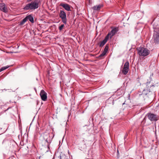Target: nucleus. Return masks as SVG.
<instances>
[{
	"instance_id": "1",
	"label": "nucleus",
	"mask_w": 159,
	"mask_h": 159,
	"mask_svg": "<svg viewBox=\"0 0 159 159\" xmlns=\"http://www.w3.org/2000/svg\"><path fill=\"white\" fill-rule=\"evenodd\" d=\"M39 7V3L36 1L27 4L23 8L25 10H34Z\"/></svg>"
},
{
	"instance_id": "2",
	"label": "nucleus",
	"mask_w": 159,
	"mask_h": 159,
	"mask_svg": "<svg viewBox=\"0 0 159 159\" xmlns=\"http://www.w3.org/2000/svg\"><path fill=\"white\" fill-rule=\"evenodd\" d=\"M42 136L45 141L48 143V147L49 148V144H50L51 143L52 139L53 136L52 137V136H51L48 131H46L44 132L42 134Z\"/></svg>"
},
{
	"instance_id": "3",
	"label": "nucleus",
	"mask_w": 159,
	"mask_h": 159,
	"mask_svg": "<svg viewBox=\"0 0 159 159\" xmlns=\"http://www.w3.org/2000/svg\"><path fill=\"white\" fill-rule=\"evenodd\" d=\"M137 50L138 51L139 55L140 56H146L150 53V51L148 50L143 47L138 48Z\"/></svg>"
},
{
	"instance_id": "4",
	"label": "nucleus",
	"mask_w": 159,
	"mask_h": 159,
	"mask_svg": "<svg viewBox=\"0 0 159 159\" xmlns=\"http://www.w3.org/2000/svg\"><path fill=\"white\" fill-rule=\"evenodd\" d=\"M154 33L153 36V39L155 43H159V28L154 25Z\"/></svg>"
},
{
	"instance_id": "5",
	"label": "nucleus",
	"mask_w": 159,
	"mask_h": 159,
	"mask_svg": "<svg viewBox=\"0 0 159 159\" xmlns=\"http://www.w3.org/2000/svg\"><path fill=\"white\" fill-rule=\"evenodd\" d=\"M59 17L61 19L62 21L65 24H66L67 20L66 15L65 11L63 10H61L59 13Z\"/></svg>"
},
{
	"instance_id": "6",
	"label": "nucleus",
	"mask_w": 159,
	"mask_h": 159,
	"mask_svg": "<svg viewBox=\"0 0 159 159\" xmlns=\"http://www.w3.org/2000/svg\"><path fill=\"white\" fill-rule=\"evenodd\" d=\"M111 31H110V39L112 37L117 34V32L119 30L118 27L112 26L111 27Z\"/></svg>"
},
{
	"instance_id": "7",
	"label": "nucleus",
	"mask_w": 159,
	"mask_h": 159,
	"mask_svg": "<svg viewBox=\"0 0 159 159\" xmlns=\"http://www.w3.org/2000/svg\"><path fill=\"white\" fill-rule=\"evenodd\" d=\"M109 49V45L108 44H107L106 46L103 51L102 54H100L98 57V58L100 59H102L104 58V57L106 56L107 52L108 51Z\"/></svg>"
},
{
	"instance_id": "8",
	"label": "nucleus",
	"mask_w": 159,
	"mask_h": 159,
	"mask_svg": "<svg viewBox=\"0 0 159 159\" xmlns=\"http://www.w3.org/2000/svg\"><path fill=\"white\" fill-rule=\"evenodd\" d=\"M148 117V119L152 121H156L158 119V116L156 115L149 113L147 114Z\"/></svg>"
},
{
	"instance_id": "9",
	"label": "nucleus",
	"mask_w": 159,
	"mask_h": 159,
	"mask_svg": "<svg viewBox=\"0 0 159 159\" xmlns=\"http://www.w3.org/2000/svg\"><path fill=\"white\" fill-rule=\"evenodd\" d=\"M129 63L128 61H126L125 64L122 70V72L124 75H126L129 70Z\"/></svg>"
},
{
	"instance_id": "10",
	"label": "nucleus",
	"mask_w": 159,
	"mask_h": 159,
	"mask_svg": "<svg viewBox=\"0 0 159 159\" xmlns=\"http://www.w3.org/2000/svg\"><path fill=\"white\" fill-rule=\"evenodd\" d=\"M109 32H108V33L107 34V35L105 38L103 40L100 42L98 44H99V46L100 47H102L105 44V43H107V40H108V39H109Z\"/></svg>"
},
{
	"instance_id": "11",
	"label": "nucleus",
	"mask_w": 159,
	"mask_h": 159,
	"mask_svg": "<svg viewBox=\"0 0 159 159\" xmlns=\"http://www.w3.org/2000/svg\"><path fill=\"white\" fill-rule=\"evenodd\" d=\"M42 100L43 101H46L47 98V93L43 90H42L40 94Z\"/></svg>"
},
{
	"instance_id": "12",
	"label": "nucleus",
	"mask_w": 159,
	"mask_h": 159,
	"mask_svg": "<svg viewBox=\"0 0 159 159\" xmlns=\"http://www.w3.org/2000/svg\"><path fill=\"white\" fill-rule=\"evenodd\" d=\"M60 6L63 7L67 11H71L70 6L67 4L61 3L60 4Z\"/></svg>"
},
{
	"instance_id": "13",
	"label": "nucleus",
	"mask_w": 159,
	"mask_h": 159,
	"mask_svg": "<svg viewBox=\"0 0 159 159\" xmlns=\"http://www.w3.org/2000/svg\"><path fill=\"white\" fill-rule=\"evenodd\" d=\"M0 9L4 12L7 11V8L5 4L4 3H0Z\"/></svg>"
},
{
	"instance_id": "14",
	"label": "nucleus",
	"mask_w": 159,
	"mask_h": 159,
	"mask_svg": "<svg viewBox=\"0 0 159 159\" xmlns=\"http://www.w3.org/2000/svg\"><path fill=\"white\" fill-rule=\"evenodd\" d=\"M27 20H29L32 23L34 22V20L33 16L31 15H29L26 17Z\"/></svg>"
},
{
	"instance_id": "15",
	"label": "nucleus",
	"mask_w": 159,
	"mask_h": 159,
	"mask_svg": "<svg viewBox=\"0 0 159 159\" xmlns=\"http://www.w3.org/2000/svg\"><path fill=\"white\" fill-rule=\"evenodd\" d=\"M102 7V6L99 5L97 6H94L92 7V8L93 10L95 11H98L100 10L101 7Z\"/></svg>"
},
{
	"instance_id": "16",
	"label": "nucleus",
	"mask_w": 159,
	"mask_h": 159,
	"mask_svg": "<svg viewBox=\"0 0 159 159\" xmlns=\"http://www.w3.org/2000/svg\"><path fill=\"white\" fill-rule=\"evenodd\" d=\"M93 153L92 149H90L88 151V157L90 158H92L93 157Z\"/></svg>"
},
{
	"instance_id": "17",
	"label": "nucleus",
	"mask_w": 159,
	"mask_h": 159,
	"mask_svg": "<svg viewBox=\"0 0 159 159\" xmlns=\"http://www.w3.org/2000/svg\"><path fill=\"white\" fill-rule=\"evenodd\" d=\"M60 159H70L68 158L65 155L62 154L60 156Z\"/></svg>"
},
{
	"instance_id": "18",
	"label": "nucleus",
	"mask_w": 159,
	"mask_h": 159,
	"mask_svg": "<svg viewBox=\"0 0 159 159\" xmlns=\"http://www.w3.org/2000/svg\"><path fill=\"white\" fill-rule=\"evenodd\" d=\"M27 20L26 19V18H25L20 21V25H23L26 22Z\"/></svg>"
},
{
	"instance_id": "19",
	"label": "nucleus",
	"mask_w": 159,
	"mask_h": 159,
	"mask_svg": "<svg viewBox=\"0 0 159 159\" xmlns=\"http://www.w3.org/2000/svg\"><path fill=\"white\" fill-rule=\"evenodd\" d=\"M117 93H118L119 92H120V93L118 94L119 95H120L122 94L123 93V90L121 89H121H119L117 90Z\"/></svg>"
},
{
	"instance_id": "20",
	"label": "nucleus",
	"mask_w": 159,
	"mask_h": 159,
	"mask_svg": "<svg viewBox=\"0 0 159 159\" xmlns=\"http://www.w3.org/2000/svg\"><path fill=\"white\" fill-rule=\"evenodd\" d=\"M9 67V66H4L2 67V68H1L0 69V72H1L2 71L8 68Z\"/></svg>"
},
{
	"instance_id": "21",
	"label": "nucleus",
	"mask_w": 159,
	"mask_h": 159,
	"mask_svg": "<svg viewBox=\"0 0 159 159\" xmlns=\"http://www.w3.org/2000/svg\"><path fill=\"white\" fill-rule=\"evenodd\" d=\"M64 25L63 24L61 25L59 27V30L60 31H61L63 29V28L64 27Z\"/></svg>"
},
{
	"instance_id": "22",
	"label": "nucleus",
	"mask_w": 159,
	"mask_h": 159,
	"mask_svg": "<svg viewBox=\"0 0 159 159\" xmlns=\"http://www.w3.org/2000/svg\"><path fill=\"white\" fill-rule=\"evenodd\" d=\"M137 14H139V15H140L139 16H138V17L140 18V17H142L143 14L140 12H138L137 13Z\"/></svg>"
},
{
	"instance_id": "23",
	"label": "nucleus",
	"mask_w": 159,
	"mask_h": 159,
	"mask_svg": "<svg viewBox=\"0 0 159 159\" xmlns=\"http://www.w3.org/2000/svg\"><path fill=\"white\" fill-rule=\"evenodd\" d=\"M117 155H119V151H118V150H117Z\"/></svg>"
},
{
	"instance_id": "24",
	"label": "nucleus",
	"mask_w": 159,
	"mask_h": 159,
	"mask_svg": "<svg viewBox=\"0 0 159 159\" xmlns=\"http://www.w3.org/2000/svg\"><path fill=\"white\" fill-rule=\"evenodd\" d=\"M85 159H91V158H85Z\"/></svg>"
},
{
	"instance_id": "25",
	"label": "nucleus",
	"mask_w": 159,
	"mask_h": 159,
	"mask_svg": "<svg viewBox=\"0 0 159 159\" xmlns=\"http://www.w3.org/2000/svg\"><path fill=\"white\" fill-rule=\"evenodd\" d=\"M28 1L30 2L32 0H27Z\"/></svg>"
},
{
	"instance_id": "26",
	"label": "nucleus",
	"mask_w": 159,
	"mask_h": 159,
	"mask_svg": "<svg viewBox=\"0 0 159 159\" xmlns=\"http://www.w3.org/2000/svg\"><path fill=\"white\" fill-rule=\"evenodd\" d=\"M3 90H5V91H6L7 90L6 89H4Z\"/></svg>"
}]
</instances>
